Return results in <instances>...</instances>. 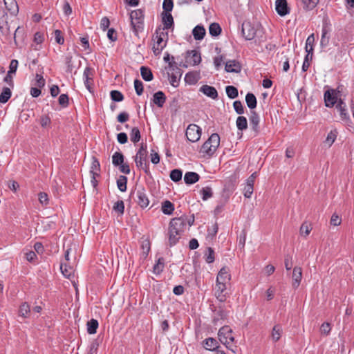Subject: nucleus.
Instances as JSON below:
<instances>
[{"label": "nucleus", "mask_w": 354, "mask_h": 354, "mask_svg": "<svg viewBox=\"0 0 354 354\" xmlns=\"http://www.w3.org/2000/svg\"><path fill=\"white\" fill-rule=\"evenodd\" d=\"M241 32L246 40L255 39V42L263 41V30L259 24H252L250 21H245L242 24Z\"/></svg>", "instance_id": "f257e3e1"}, {"label": "nucleus", "mask_w": 354, "mask_h": 354, "mask_svg": "<svg viewBox=\"0 0 354 354\" xmlns=\"http://www.w3.org/2000/svg\"><path fill=\"white\" fill-rule=\"evenodd\" d=\"M215 51L216 52V55L214 57L215 66H241V64L235 59L230 57V55L222 50L221 48L216 47Z\"/></svg>", "instance_id": "f03ea898"}, {"label": "nucleus", "mask_w": 354, "mask_h": 354, "mask_svg": "<svg viewBox=\"0 0 354 354\" xmlns=\"http://www.w3.org/2000/svg\"><path fill=\"white\" fill-rule=\"evenodd\" d=\"M220 145V136L218 133H212L202 145L200 153L211 157Z\"/></svg>", "instance_id": "7ed1b4c3"}, {"label": "nucleus", "mask_w": 354, "mask_h": 354, "mask_svg": "<svg viewBox=\"0 0 354 354\" xmlns=\"http://www.w3.org/2000/svg\"><path fill=\"white\" fill-rule=\"evenodd\" d=\"M0 39L3 43L9 41L11 39L10 25L8 22V15L3 8H0Z\"/></svg>", "instance_id": "20e7f679"}, {"label": "nucleus", "mask_w": 354, "mask_h": 354, "mask_svg": "<svg viewBox=\"0 0 354 354\" xmlns=\"http://www.w3.org/2000/svg\"><path fill=\"white\" fill-rule=\"evenodd\" d=\"M218 338L220 342L224 344L227 348L234 352L233 349V343L234 342V337L232 335V330L228 326H224L221 327L218 330Z\"/></svg>", "instance_id": "39448f33"}, {"label": "nucleus", "mask_w": 354, "mask_h": 354, "mask_svg": "<svg viewBox=\"0 0 354 354\" xmlns=\"http://www.w3.org/2000/svg\"><path fill=\"white\" fill-rule=\"evenodd\" d=\"M201 62V53L196 50H187L184 55V62L182 60L179 63V66H195Z\"/></svg>", "instance_id": "423d86ee"}, {"label": "nucleus", "mask_w": 354, "mask_h": 354, "mask_svg": "<svg viewBox=\"0 0 354 354\" xmlns=\"http://www.w3.org/2000/svg\"><path fill=\"white\" fill-rule=\"evenodd\" d=\"M131 24L133 32L137 35L143 29L144 13L141 9L132 11L130 14Z\"/></svg>", "instance_id": "0eeeda50"}, {"label": "nucleus", "mask_w": 354, "mask_h": 354, "mask_svg": "<svg viewBox=\"0 0 354 354\" xmlns=\"http://www.w3.org/2000/svg\"><path fill=\"white\" fill-rule=\"evenodd\" d=\"M148 152L137 151L133 159L136 167L142 169L147 175L150 174L149 164L147 161Z\"/></svg>", "instance_id": "6e6552de"}, {"label": "nucleus", "mask_w": 354, "mask_h": 354, "mask_svg": "<svg viewBox=\"0 0 354 354\" xmlns=\"http://www.w3.org/2000/svg\"><path fill=\"white\" fill-rule=\"evenodd\" d=\"M95 71L93 68H85L83 73L84 84L86 89L91 93L94 94V77Z\"/></svg>", "instance_id": "1a4fd4ad"}, {"label": "nucleus", "mask_w": 354, "mask_h": 354, "mask_svg": "<svg viewBox=\"0 0 354 354\" xmlns=\"http://www.w3.org/2000/svg\"><path fill=\"white\" fill-rule=\"evenodd\" d=\"M213 311L212 322L216 325L218 323L222 324L227 319L228 316V311L225 309L224 306L219 305L212 308Z\"/></svg>", "instance_id": "9d476101"}, {"label": "nucleus", "mask_w": 354, "mask_h": 354, "mask_svg": "<svg viewBox=\"0 0 354 354\" xmlns=\"http://www.w3.org/2000/svg\"><path fill=\"white\" fill-rule=\"evenodd\" d=\"M186 226V219L183 217L174 218L171 220L168 230L176 234L182 235Z\"/></svg>", "instance_id": "9b49d317"}, {"label": "nucleus", "mask_w": 354, "mask_h": 354, "mask_svg": "<svg viewBox=\"0 0 354 354\" xmlns=\"http://www.w3.org/2000/svg\"><path fill=\"white\" fill-rule=\"evenodd\" d=\"M202 131L200 127L195 124H190L188 125L185 136L187 140L192 142H196L200 140Z\"/></svg>", "instance_id": "f8f14e48"}, {"label": "nucleus", "mask_w": 354, "mask_h": 354, "mask_svg": "<svg viewBox=\"0 0 354 354\" xmlns=\"http://www.w3.org/2000/svg\"><path fill=\"white\" fill-rule=\"evenodd\" d=\"M165 69L170 84L174 87H177L183 75L181 68H165Z\"/></svg>", "instance_id": "ddd939ff"}, {"label": "nucleus", "mask_w": 354, "mask_h": 354, "mask_svg": "<svg viewBox=\"0 0 354 354\" xmlns=\"http://www.w3.org/2000/svg\"><path fill=\"white\" fill-rule=\"evenodd\" d=\"M226 290L227 285L221 284V283H216L214 288V295L216 299L221 303L226 301L227 299L230 297L229 294L226 292Z\"/></svg>", "instance_id": "4468645a"}, {"label": "nucleus", "mask_w": 354, "mask_h": 354, "mask_svg": "<svg viewBox=\"0 0 354 354\" xmlns=\"http://www.w3.org/2000/svg\"><path fill=\"white\" fill-rule=\"evenodd\" d=\"M339 91L335 89H328L324 93V102L327 107H333L335 104H337L338 100Z\"/></svg>", "instance_id": "2eb2a0df"}, {"label": "nucleus", "mask_w": 354, "mask_h": 354, "mask_svg": "<svg viewBox=\"0 0 354 354\" xmlns=\"http://www.w3.org/2000/svg\"><path fill=\"white\" fill-rule=\"evenodd\" d=\"M250 125L251 131L253 132V136H257L260 131L259 122L260 117L258 113L254 111H250V115L249 118Z\"/></svg>", "instance_id": "dca6fc26"}, {"label": "nucleus", "mask_w": 354, "mask_h": 354, "mask_svg": "<svg viewBox=\"0 0 354 354\" xmlns=\"http://www.w3.org/2000/svg\"><path fill=\"white\" fill-rule=\"evenodd\" d=\"M100 164L97 159L95 157L93 158L90 174H91V183L93 187H96L97 185V180H96L97 177L100 176Z\"/></svg>", "instance_id": "f3484780"}, {"label": "nucleus", "mask_w": 354, "mask_h": 354, "mask_svg": "<svg viewBox=\"0 0 354 354\" xmlns=\"http://www.w3.org/2000/svg\"><path fill=\"white\" fill-rule=\"evenodd\" d=\"M137 203L141 208H145L149 205V200L145 189L143 187L136 191Z\"/></svg>", "instance_id": "a211bd4d"}, {"label": "nucleus", "mask_w": 354, "mask_h": 354, "mask_svg": "<svg viewBox=\"0 0 354 354\" xmlns=\"http://www.w3.org/2000/svg\"><path fill=\"white\" fill-rule=\"evenodd\" d=\"M230 280L231 275L230 274L229 269L225 267L222 268L217 274L216 283H221V284L227 285Z\"/></svg>", "instance_id": "6ab92c4d"}, {"label": "nucleus", "mask_w": 354, "mask_h": 354, "mask_svg": "<svg viewBox=\"0 0 354 354\" xmlns=\"http://www.w3.org/2000/svg\"><path fill=\"white\" fill-rule=\"evenodd\" d=\"M275 9L277 12L281 17L290 13V8L286 0H276Z\"/></svg>", "instance_id": "aec40b11"}, {"label": "nucleus", "mask_w": 354, "mask_h": 354, "mask_svg": "<svg viewBox=\"0 0 354 354\" xmlns=\"http://www.w3.org/2000/svg\"><path fill=\"white\" fill-rule=\"evenodd\" d=\"M335 109L339 113L341 120L346 121L349 119V115L347 111L346 104L342 99H339V101L336 104Z\"/></svg>", "instance_id": "412c9836"}, {"label": "nucleus", "mask_w": 354, "mask_h": 354, "mask_svg": "<svg viewBox=\"0 0 354 354\" xmlns=\"http://www.w3.org/2000/svg\"><path fill=\"white\" fill-rule=\"evenodd\" d=\"M167 100L165 94L161 91H157L153 95L151 102L156 104L158 107L162 108L164 106Z\"/></svg>", "instance_id": "4be33fe9"}, {"label": "nucleus", "mask_w": 354, "mask_h": 354, "mask_svg": "<svg viewBox=\"0 0 354 354\" xmlns=\"http://www.w3.org/2000/svg\"><path fill=\"white\" fill-rule=\"evenodd\" d=\"M5 8L11 17L15 16L19 12L16 0H3Z\"/></svg>", "instance_id": "5701e85b"}, {"label": "nucleus", "mask_w": 354, "mask_h": 354, "mask_svg": "<svg viewBox=\"0 0 354 354\" xmlns=\"http://www.w3.org/2000/svg\"><path fill=\"white\" fill-rule=\"evenodd\" d=\"M292 287L297 288L300 284L302 278V270L300 267L295 266L292 270Z\"/></svg>", "instance_id": "b1692460"}, {"label": "nucleus", "mask_w": 354, "mask_h": 354, "mask_svg": "<svg viewBox=\"0 0 354 354\" xmlns=\"http://www.w3.org/2000/svg\"><path fill=\"white\" fill-rule=\"evenodd\" d=\"M206 96L211 97L213 100H216L218 97V92L216 89L209 85H203L200 88L199 90Z\"/></svg>", "instance_id": "393cba45"}, {"label": "nucleus", "mask_w": 354, "mask_h": 354, "mask_svg": "<svg viewBox=\"0 0 354 354\" xmlns=\"http://www.w3.org/2000/svg\"><path fill=\"white\" fill-rule=\"evenodd\" d=\"M200 73L195 71L189 72L185 75V81L187 84L194 85L198 82L200 79Z\"/></svg>", "instance_id": "a878e982"}, {"label": "nucleus", "mask_w": 354, "mask_h": 354, "mask_svg": "<svg viewBox=\"0 0 354 354\" xmlns=\"http://www.w3.org/2000/svg\"><path fill=\"white\" fill-rule=\"evenodd\" d=\"M200 179V176L193 171H187L184 176V181L187 185H192L198 182Z\"/></svg>", "instance_id": "bb28decb"}, {"label": "nucleus", "mask_w": 354, "mask_h": 354, "mask_svg": "<svg viewBox=\"0 0 354 354\" xmlns=\"http://www.w3.org/2000/svg\"><path fill=\"white\" fill-rule=\"evenodd\" d=\"M163 29H170L174 26V19L170 12H162Z\"/></svg>", "instance_id": "cd10ccee"}, {"label": "nucleus", "mask_w": 354, "mask_h": 354, "mask_svg": "<svg viewBox=\"0 0 354 354\" xmlns=\"http://www.w3.org/2000/svg\"><path fill=\"white\" fill-rule=\"evenodd\" d=\"M282 332H283V329H282V327L281 325H279V324L274 325V327L272 328V330L271 331V335H270L272 340L274 342H278L281 337Z\"/></svg>", "instance_id": "c85d7f7f"}, {"label": "nucleus", "mask_w": 354, "mask_h": 354, "mask_svg": "<svg viewBox=\"0 0 354 354\" xmlns=\"http://www.w3.org/2000/svg\"><path fill=\"white\" fill-rule=\"evenodd\" d=\"M205 29L201 25H197L192 30V35L196 40H201L205 35Z\"/></svg>", "instance_id": "c756f323"}, {"label": "nucleus", "mask_w": 354, "mask_h": 354, "mask_svg": "<svg viewBox=\"0 0 354 354\" xmlns=\"http://www.w3.org/2000/svg\"><path fill=\"white\" fill-rule=\"evenodd\" d=\"M245 102L248 107L252 111L257 107V101L255 95L252 93H248L245 96Z\"/></svg>", "instance_id": "7c9ffc66"}, {"label": "nucleus", "mask_w": 354, "mask_h": 354, "mask_svg": "<svg viewBox=\"0 0 354 354\" xmlns=\"http://www.w3.org/2000/svg\"><path fill=\"white\" fill-rule=\"evenodd\" d=\"M203 346L207 350L214 351L218 348V342L215 339L209 337L203 341Z\"/></svg>", "instance_id": "2f4dec72"}, {"label": "nucleus", "mask_w": 354, "mask_h": 354, "mask_svg": "<svg viewBox=\"0 0 354 354\" xmlns=\"http://www.w3.org/2000/svg\"><path fill=\"white\" fill-rule=\"evenodd\" d=\"M174 211V205L169 201H165L162 203V212L166 215H171Z\"/></svg>", "instance_id": "473e14b6"}, {"label": "nucleus", "mask_w": 354, "mask_h": 354, "mask_svg": "<svg viewBox=\"0 0 354 354\" xmlns=\"http://www.w3.org/2000/svg\"><path fill=\"white\" fill-rule=\"evenodd\" d=\"M17 69V68H10L3 80L11 87L14 86L13 77L16 75Z\"/></svg>", "instance_id": "72a5a7b5"}, {"label": "nucleus", "mask_w": 354, "mask_h": 354, "mask_svg": "<svg viewBox=\"0 0 354 354\" xmlns=\"http://www.w3.org/2000/svg\"><path fill=\"white\" fill-rule=\"evenodd\" d=\"M236 125L238 130L243 131L248 129V120L244 116H239L236 120Z\"/></svg>", "instance_id": "f704fd0d"}, {"label": "nucleus", "mask_w": 354, "mask_h": 354, "mask_svg": "<svg viewBox=\"0 0 354 354\" xmlns=\"http://www.w3.org/2000/svg\"><path fill=\"white\" fill-rule=\"evenodd\" d=\"M165 267V259L163 257H160L157 260L156 263L153 266V272L156 274H160Z\"/></svg>", "instance_id": "c9c22d12"}, {"label": "nucleus", "mask_w": 354, "mask_h": 354, "mask_svg": "<svg viewBox=\"0 0 354 354\" xmlns=\"http://www.w3.org/2000/svg\"><path fill=\"white\" fill-rule=\"evenodd\" d=\"M168 241L170 247L175 245L179 241L181 235L176 234L175 232L168 230L167 232Z\"/></svg>", "instance_id": "e433bc0d"}, {"label": "nucleus", "mask_w": 354, "mask_h": 354, "mask_svg": "<svg viewBox=\"0 0 354 354\" xmlns=\"http://www.w3.org/2000/svg\"><path fill=\"white\" fill-rule=\"evenodd\" d=\"M87 332L88 334H95L98 328V322L95 319H91L87 322Z\"/></svg>", "instance_id": "4c0bfd02"}, {"label": "nucleus", "mask_w": 354, "mask_h": 354, "mask_svg": "<svg viewBox=\"0 0 354 354\" xmlns=\"http://www.w3.org/2000/svg\"><path fill=\"white\" fill-rule=\"evenodd\" d=\"M141 135L140 131L138 127L132 128L130 132V140L134 144L138 142L140 140Z\"/></svg>", "instance_id": "58836bf2"}, {"label": "nucleus", "mask_w": 354, "mask_h": 354, "mask_svg": "<svg viewBox=\"0 0 354 354\" xmlns=\"http://www.w3.org/2000/svg\"><path fill=\"white\" fill-rule=\"evenodd\" d=\"M124 157L121 152L116 151L112 156V163L114 166L118 167L124 162Z\"/></svg>", "instance_id": "ea45409f"}, {"label": "nucleus", "mask_w": 354, "mask_h": 354, "mask_svg": "<svg viewBox=\"0 0 354 354\" xmlns=\"http://www.w3.org/2000/svg\"><path fill=\"white\" fill-rule=\"evenodd\" d=\"M301 1L304 10H312L317 6L319 0H301Z\"/></svg>", "instance_id": "a19ab883"}, {"label": "nucleus", "mask_w": 354, "mask_h": 354, "mask_svg": "<svg viewBox=\"0 0 354 354\" xmlns=\"http://www.w3.org/2000/svg\"><path fill=\"white\" fill-rule=\"evenodd\" d=\"M30 311V307L26 302L23 303L19 309V315L23 317H28Z\"/></svg>", "instance_id": "79ce46f5"}, {"label": "nucleus", "mask_w": 354, "mask_h": 354, "mask_svg": "<svg viewBox=\"0 0 354 354\" xmlns=\"http://www.w3.org/2000/svg\"><path fill=\"white\" fill-rule=\"evenodd\" d=\"M127 177L125 176H120L117 180V186L120 191L124 192L127 190Z\"/></svg>", "instance_id": "37998d69"}, {"label": "nucleus", "mask_w": 354, "mask_h": 354, "mask_svg": "<svg viewBox=\"0 0 354 354\" xmlns=\"http://www.w3.org/2000/svg\"><path fill=\"white\" fill-rule=\"evenodd\" d=\"M209 32L212 36L216 37L221 34V28L217 23H212L209 27Z\"/></svg>", "instance_id": "c03bdc74"}, {"label": "nucleus", "mask_w": 354, "mask_h": 354, "mask_svg": "<svg viewBox=\"0 0 354 354\" xmlns=\"http://www.w3.org/2000/svg\"><path fill=\"white\" fill-rule=\"evenodd\" d=\"M225 91L227 97L230 99H234L238 97V89L234 86H227Z\"/></svg>", "instance_id": "a18cd8bd"}, {"label": "nucleus", "mask_w": 354, "mask_h": 354, "mask_svg": "<svg viewBox=\"0 0 354 354\" xmlns=\"http://www.w3.org/2000/svg\"><path fill=\"white\" fill-rule=\"evenodd\" d=\"M141 76L145 81L149 82L153 80V74L150 68H140Z\"/></svg>", "instance_id": "49530a36"}, {"label": "nucleus", "mask_w": 354, "mask_h": 354, "mask_svg": "<svg viewBox=\"0 0 354 354\" xmlns=\"http://www.w3.org/2000/svg\"><path fill=\"white\" fill-rule=\"evenodd\" d=\"M200 192L202 195V199L203 201H207L213 196L212 189L208 186L203 187Z\"/></svg>", "instance_id": "de8ad7c7"}, {"label": "nucleus", "mask_w": 354, "mask_h": 354, "mask_svg": "<svg viewBox=\"0 0 354 354\" xmlns=\"http://www.w3.org/2000/svg\"><path fill=\"white\" fill-rule=\"evenodd\" d=\"M11 94L12 93L9 88H4L0 94V102L3 104L7 102L11 97Z\"/></svg>", "instance_id": "09e8293b"}, {"label": "nucleus", "mask_w": 354, "mask_h": 354, "mask_svg": "<svg viewBox=\"0 0 354 354\" xmlns=\"http://www.w3.org/2000/svg\"><path fill=\"white\" fill-rule=\"evenodd\" d=\"M46 80L44 78L41 73H36L35 78V82L32 83L33 85L42 88L45 86Z\"/></svg>", "instance_id": "8fccbe9b"}, {"label": "nucleus", "mask_w": 354, "mask_h": 354, "mask_svg": "<svg viewBox=\"0 0 354 354\" xmlns=\"http://www.w3.org/2000/svg\"><path fill=\"white\" fill-rule=\"evenodd\" d=\"M183 172L181 170L175 169L170 173V178L174 182H178L182 179Z\"/></svg>", "instance_id": "3c124183"}, {"label": "nucleus", "mask_w": 354, "mask_h": 354, "mask_svg": "<svg viewBox=\"0 0 354 354\" xmlns=\"http://www.w3.org/2000/svg\"><path fill=\"white\" fill-rule=\"evenodd\" d=\"M110 96H111V100L114 102H119L124 100V95L119 91H116V90L111 91L110 93Z\"/></svg>", "instance_id": "603ef678"}, {"label": "nucleus", "mask_w": 354, "mask_h": 354, "mask_svg": "<svg viewBox=\"0 0 354 354\" xmlns=\"http://www.w3.org/2000/svg\"><path fill=\"white\" fill-rule=\"evenodd\" d=\"M337 135V131L336 130L330 131L326 138L325 142L328 144L329 146H331L332 144L335 142Z\"/></svg>", "instance_id": "864d4df0"}, {"label": "nucleus", "mask_w": 354, "mask_h": 354, "mask_svg": "<svg viewBox=\"0 0 354 354\" xmlns=\"http://www.w3.org/2000/svg\"><path fill=\"white\" fill-rule=\"evenodd\" d=\"M205 259L207 263H211L214 261V251L212 248H207L205 254Z\"/></svg>", "instance_id": "5fc2aeb1"}, {"label": "nucleus", "mask_w": 354, "mask_h": 354, "mask_svg": "<svg viewBox=\"0 0 354 354\" xmlns=\"http://www.w3.org/2000/svg\"><path fill=\"white\" fill-rule=\"evenodd\" d=\"M134 88L138 95H141L143 93V84L140 80H134Z\"/></svg>", "instance_id": "6e6d98bb"}, {"label": "nucleus", "mask_w": 354, "mask_h": 354, "mask_svg": "<svg viewBox=\"0 0 354 354\" xmlns=\"http://www.w3.org/2000/svg\"><path fill=\"white\" fill-rule=\"evenodd\" d=\"M233 107L236 113L239 115L244 113V107L241 101L236 100L233 103Z\"/></svg>", "instance_id": "4d7b16f0"}, {"label": "nucleus", "mask_w": 354, "mask_h": 354, "mask_svg": "<svg viewBox=\"0 0 354 354\" xmlns=\"http://www.w3.org/2000/svg\"><path fill=\"white\" fill-rule=\"evenodd\" d=\"M113 209L114 211L119 212L120 214H124V202L122 201H117L114 204V205L113 207Z\"/></svg>", "instance_id": "13d9d810"}, {"label": "nucleus", "mask_w": 354, "mask_h": 354, "mask_svg": "<svg viewBox=\"0 0 354 354\" xmlns=\"http://www.w3.org/2000/svg\"><path fill=\"white\" fill-rule=\"evenodd\" d=\"M174 7L173 0H164L162 8L165 12H170Z\"/></svg>", "instance_id": "bf43d9fd"}, {"label": "nucleus", "mask_w": 354, "mask_h": 354, "mask_svg": "<svg viewBox=\"0 0 354 354\" xmlns=\"http://www.w3.org/2000/svg\"><path fill=\"white\" fill-rule=\"evenodd\" d=\"M331 330L330 324L328 322H324L320 327L321 333L324 335H328Z\"/></svg>", "instance_id": "052dcab7"}, {"label": "nucleus", "mask_w": 354, "mask_h": 354, "mask_svg": "<svg viewBox=\"0 0 354 354\" xmlns=\"http://www.w3.org/2000/svg\"><path fill=\"white\" fill-rule=\"evenodd\" d=\"M314 41L313 35H310L307 39L306 43V50L307 53H311L313 50V43Z\"/></svg>", "instance_id": "680f3d73"}, {"label": "nucleus", "mask_w": 354, "mask_h": 354, "mask_svg": "<svg viewBox=\"0 0 354 354\" xmlns=\"http://www.w3.org/2000/svg\"><path fill=\"white\" fill-rule=\"evenodd\" d=\"M54 36L55 41L59 44H63L64 42V39L62 36V32L59 30H55L54 31Z\"/></svg>", "instance_id": "e2e57ef3"}, {"label": "nucleus", "mask_w": 354, "mask_h": 354, "mask_svg": "<svg viewBox=\"0 0 354 354\" xmlns=\"http://www.w3.org/2000/svg\"><path fill=\"white\" fill-rule=\"evenodd\" d=\"M254 187L245 184L243 187V195L245 198H250L253 193Z\"/></svg>", "instance_id": "0e129e2a"}, {"label": "nucleus", "mask_w": 354, "mask_h": 354, "mask_svg": "<svg viewBox=\"0 0 354 354\" xmlns=\"http://www.w3.org/2000/svg\"><path fill=\"white\" fill-rule=\"evenodd\" d=\"M328 32L326 28L322 29V35L321 38V45L322 46H327L329 43V37L327 35Z\"/></svg>", "instance_id": "69168bd1"}, {"label": "nucleus", "mask_w": 354, "mask_h": 354, "mask_svg": "<svg viewBox=\"0 0 354 354\" xmlns=\"http://www.w3.org/2000/svg\"><path fill=\"white\" fill-rule=\"evenodd\" d=\"M311 230L312 228L310 225L306 223H303L300 227V233L301 235L307 236L310 234Z\"/></svg>", "instance_id": "338daca9"}, {"label": "nucleus", "mask_w": 354, "mask_h": 354, "mask_svg": "<svg viewBox=\"0 0 354 354\" xmlns=\"http://www.w3.org/2000/svg\"><path fill=\"white\" fill-rule=\"evenodd\" d=\"M59 104L63 107H66L68 105V95L61 94L59 97Z\"/></svg>", "instance_id": "774afa93"}]
</instances>
